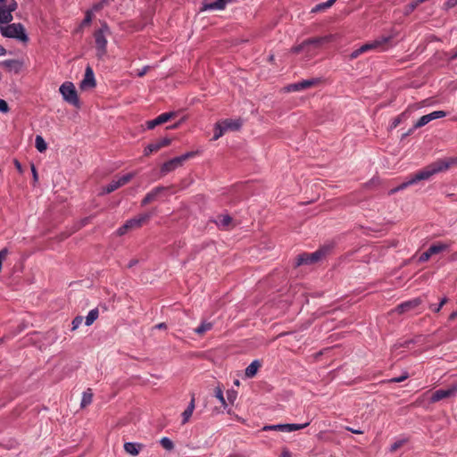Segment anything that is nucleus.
I'll return each mask as SVG.
<instances>
[{
  "label": "nucleus",
  "mask_w": 457,
  "mask_h": 457,
  "mask_svg": "<svg viewBox=\"0 0 457 457\" xmlns=\"http://www.w3.org/2000/svg\"><path fill=\"white\" fill-rule=\"evenodd\" d=\"M457 164L456 158L440 159L431 164L426 166L424 169L419 170L411 175L410 179L399 185L397 187L390 190V194H395L400 190L405 189L407 187L414 185L420 180L430 179L433 175L447 170L452 165Z\"/></svg>",
  "instance_id": "1"
},
{
  "label": "nucleus",
  "mask_w": 457,
  "mask_h": 457,
  "mask_svg": "<svg viewBox=\"0 0 457 457\" xmlns=\"http://www.w3.org/2000/svg\"><path fill=\"white\" fill-rule=\"evenodd\" d=\"M110 34V28L106 22H103L101 28L94 33L96 56L98 58H103L107 54V36Z\"/></svg>",
  "instance_id": "2"
},
{
  "label": "nucleus",
  "mask_w": 457,
  "mask_h": 457,
  "mask_svg": "<svg viewBox=\"0 0 457 457\" xmlns=\"http://www.w3.org/2000/svg\"><path fill=\"white\" fill-rule=\"evenodd\" d=\"M1 33L5 37L17 38L22 42L28 41L24 27L21 23H12L1 27Z\"/></svg>",
  "instance_id": "3"
},
{
  "label": "nucleus",
  "mask_w": 457,
  "mask_h": 457,
  "mask_svg": "<svg viewBox=\"0 0 457 457\" xmlns=\"http://www.w3.org/2000/svg\"><path fill=\"white\" fill-rule=\"evenodd\" d=\"M59 91H60L61 95L62 96L63 99L67 103H69L76 107L79 106V100L77 91H76V88H75V86L73 85V83L69 82V81L64 82L63 84L61 85Z\"/></svg>",
  "instance_id": "4"
},
{
  "label": "nucleus",
  "mask_w": 457,
  "mask_h": 457,
  "mask_svg": "<svg viewBox=\"0 0 457 457\" xmlns=\"http://www.w3.org/2000/svg\"><path fill=\"white\" fill-rule=\"evenodd\" d=\"M193 155H194V153H187L181 156L175 157V158L166 162L165 163H163V165L162 167V172L168 173V172L174 170L178 167L182 166V164L187 159L192 157Z\"/></svg>",
  "instance_id": "5"
},
{
  "label": "nucleus",
  "mask_w": 457,
  "mask_h": 457,
  "mask_svg": "<svg viewBox=\"0 0 457 457\" xmlns=\"http://www.w3.org/2000/svg\"><path fill=\"white\" fill-rule=\"evenodd\" d=\"M457 395V383L452 385L450 387L446 389H439L435 391L431 397V403H436L444 399H448L456 396Z\"/></svg>",
  "instance_id": "6"
},
{
  "label": "nucleus",
  "mask_w": 457,
  "mask_h": 457,
  "mask_svg": "<svg viewBox=\"0 0 457 457\" xmlns=\"http://www.w3.org/2000/svg\"><path fill=\"white\" fill-rule=\"evenodd\" d=\"M445 116H446V112H444V111H435V112H430L428 114L423 115L413 125V127L411 129V131H414L415 129H420V128L427 125L428 123H429L430 121H432L434 120H436V119H439V118H443V117H445Z\"/></svg>",
  "instance_id": "7"
},
{
  "label": "nucleus",
  "mask_w": 457,
  "mask_h": 457,
  "mask_svg": "<svg viewBox=\"0 0 457 457\" xmlns=\"http://www.w3.org/2000/svg\"><path fill=\"white\" fill-rule=\"evenodd\" d=\"M135 176V173H128L120 178L113 179L111 183H109L104 188V192L106 194L112 193L118 189L119 187L126 185Z\"/></svg>",
  "instance_id": "8"
},
{
  "label": "nucleus",
  "mask_w": 457,
  "mask_h": 457,
  "mask_svg": "<svg viewBox=\"0 0 457 457\" xmlns=\"http://www.w3.org/2000/svg\"><path fill=\"white\" fill-rule=\"evenodd\" d=\"M326 253L325 249H320L314 253H304L298 257L296 264L302 265V264H311L318 262L324 256Z\"/></svg>",
  "instance_id": "9"
},
{
  "label": "nucleus",
  "mask_w": 457,
  "mask_h": 457,
  "mask_svg": "<svg viewBox=\"0 0 457 457\" xmlns=\"http://www.w3.org/2000/svg\"><path fill=\"white\" fill-rule=\"evenodd\" d=\"M422 302L423 301H422V299L420 297H417V298L406 301V302L402 303L401 304H399L394 310V312H396L399 314L405 313V312H407L409 311H411V310L415 309L416 307H418L420 304L422 303Z\"/></svg>",
  "instance_id": "10"
},
{
  "label": "nucleus",
  "mask_w": 457,
  "mask_h": 457,
  "mask_svg": "<svg viewBox=\"0 0 457 457\" xmlns=\"http://www.w3.org/2000/svg\"><path fill=\"white\" fill-rule=\"evenodd\" d=\"M392 39L391 36L380 37L370 43H367L360 47V52H367L370 50L377 49L388 43Z\"/></svg>",
  "instance_id": "11"
},
{
  "label": "nucleus",
  "mask_w": 457,
  "mask_h": 457,
  "mask_svg": "<svg viewBox=\"0 0 457 457\" xmlns=\"http://www.w3.org/2000/svg\"><path fill=\"white\" fill-rule=\"evenodd\" d=\"M175 116H176V113L174 112L162 113L155 119L146 121V128L148 129H153L156 126L169 121L170 119H172Z\"/></svg>",
  "instance_id": "12"
},
{
  "label": "nucleus",
  "mask_w": 457,
  "mask_h": 457,
  "mask_svg": "<svg viewBox=\"0 0 457 457\" xmlns=\"http://www.w3.org/2000/svg\"><path fill=\"white\" fill-rule=\"evenodd\" d=\"M171 140L168 137H164L157 140L154 143L149 144L145 146L144 150V154L145 156L150 155L154 152L159 151L161 148L168 146L170 144Z\"/></svg>",
  "instance_id": "13"
},
{
  "label": "nucleus",
  "mask_w": 457,
  "mask_h": 457,
  "mask_svg": "<svg viewBox=\"0 0 457 457\" xmlns=\"http://www.w3.org/2000/svg\"><path fill=\"white\" fill-rule=\"evenodd\" d=\"M231 0H204L201 11L223 10Z\"/></svg>",
  "instance_id": "14"
},
{
  "label": "nucleus",
  "mask_w": 457,
  "mask_h": 457,
  "mask_svg": "<svg viewBox=\"0 0 457 457\" xmlns=\"http://www.w3.org/2000/svg\"><path fill=\"white\" fill-rule=\"evenodd\" d=\"M151 216V213L139 214L138 216L127 220V227H129L130 229L138 228L143 224L146 223L150 220Z\"/></svg>",
  "instance_id": "15"
},
{
  "label": "nucleus",
  "mask_w": 457,
  "mask_h": 457,
  "mask_svg": "<svg viewBox=\"0 0 457 457\" xmlns=\"http://www.w3.org/2000/svg\"><path fill=\"white\" fill-rule=\"evenodd\" d=\"M96 86V79L93 70L90 66H87L85 71L84 79L80 82L81 89L92 88Z\"/></svg>",
  "instance_id": "16"
},
{
  "label": "nucleus",
  "mask_w": 457,
  "mask_h": 457,
  "mask_svg": "<svg viewBox=\"0 0 457 457\" xmlns=\"http://www.w3.org/2000/svg\"><path fill=\"white\" fill-rule=\"evenodd\" d=\"M220 123L222 126L223 129H225V131L237 130L242 126V121L240 120L226 119V120L220 121Z\"/></svg>",
  "instance_id": "17"
},
{
  "label": "nucleus",
  "mask_w": 457,
  "mask_h": 457,
  "mask_svg": "<svg viewBox=\"0 0 457 457\" xmlns=\"http://www.w3.org/2000/svg\"><path fill=\"white\" fill-rule=\"evenodd\" d=\"M165 190L163 187H157L154 188L152 191L146 194L145 198L142 200V205H146L151 202L154 201L158 195Z\"/></svg>",
  "instance_id": "18"
},
{
  "label": "nucleus",
  "mask_w": 457,
  "mask_h": 457,
  "mask_svg": "<svg viewBox=\"0 0 457 457\" xmlns=\"http://www.w3.org/2000/svg\"><path fill=\"white\" fill-rule=\"evenodd\" d=\"M143 449V445L138 443L128 442L124 444V450L127 453L137 456Z\"/></svg>",
  "instance_id": "19"
},
{
  "label": "nucleus",
  "mask_w": 457,
  "mask_h": 457,
  "mask_svg": "<svg viewBox=\"0 0 457 457\" xmlns=\"http://www.w3.org/2000/svg\"><path fill=\"white\" fill-rule=\"evenodd\" d=\"M195 407V395H192L191 401L187 408L182 412V424H186L189 421L194 412Z\"/></svg>",
  "instance_id": "20"
},
{
  "label": "nucleus",
  "mask_w": 457,
  "mask_h": 457,
  "mask_svg": "<svg viewBox=\"0 0 457 457\" xmlns=\"http://www.w3.org/2000/svg\"><path fill=\"white\" fill-rule=\"evenodd\" d=\"M260 367H261V362L258 360H254L253 361H252L245 369V377L249 378H253L257 374Z\"/></svg>",
  "instance_id": "21"
},
{
  "label": "nucleus",
  "mask_w": 457,
  "mask_h": 457,
  "mask_svg": "<svg viewBox=\"0 0 457 457\" xmlns=\"http://www.w3.org/2000/svg\"><path fill=\"white\" fill-rule=\"evenodd\" d=\"M449 245L447 244H445V243H438V244H435V245H432L429 248H428V251H429V253L432 255L434 254H437L439 253H442L444 251H446L448 249Z\"/></svg>",
  "instance_id": "22"
},
{
  "label": "nucleus",
  "mask_w": 457,
  "mask_h": 457,
  "mask_svg": "<svg viewBox=\"0 0 457 457\" xmlns=\"http://www.w3.org/2000/svg\"><path fill=\"white\" fill-rule=\"evenodd\" d=\"M331 39H332V36H325V37H313V38L307 39V40H305V43H306V46H308V45L320 46L323 43L329 42Z\"/></svg>",
  "instance_id": "23"
},
{
  "label": "nucleus",
  "mask_w": 457,
  "mask_h": 457,
  "mask_svg": "<svg viewBox=\"0 0 457 457\" xmlns=\"http://www.w3.org/2000/svg\"><path fill=\"white\" fill-rule=\"evenodd\" d=\"M92 400H93V393H92V390L90 388H88L82 395L80 407L81 408L87 407V405H89L92 403Z\"/></svg>",
  "instance_id": "24"
},
{
  "label": "nucleus",
  "mask_w": 457,
  "mask_h": 457,
  "mask_svg": "<svg viewBox=\"0 0 457 457\" xmlns=\"http://www.w3.org/2000/svg\"><path fill=\"white\" fill-rule=\"evenodd\" d=\"M232 221V219L229 215H220L218 216L217 220H215L217 226L221 228H227Z\"/></svg>",
  "instance_id": "25"
},
{
  "label": "nucleus",
  "mask_w": 457,
  "mask_h": 457,
  "mask_svg": "<svg viewBox=\"0 0 457 457\" xmlns=\"http://www.w3.org/2000/svg\"><path fill=\"white\" fill-rule=\"evenodd\" d=\"M12 20V15L8 10L0 6V23H9Z\"/></svg>",
  "instance_id": "26"
},
{
  "label": "nucleus",
  "mask_w": 457,
  "mask_h": 457,
  "mask_svg": "<svg viewBox=\"0 0 457 457\" xmlns=\"http://www.w3.org/2000/svg\"><path fill=\"white\" fill-rule=\"evenodd\" d=\"M35 146L37 149V151L40 152V153L45 152L46 150V148H47V145H46V141L39 135L36 136Z\"/></svg>",
  "instance_id": "27"
},
{
  "label": "nucleus",
  "mask_w": 457,
  "mask_h": 457,
  "mask_svg": "<svg viewBox=\"0 0 457 457\" xmlns=\"http://www.w3.org/2000/svg\"><path fill=\"white\" fill-rule=\"evenodd\" d=\"M98 314L99 312L97 309L91 310L85 319V324L87 326L92 325L94 321L98 318Z\"/></svg>",
  "instance_id": "28"
},
{
  "label": "nucleus",
  "mask_w": 457,
  "mask_h": 457,
  "mask_svg": "<svg viewBox=\"0 0 457 457\" xmlns=\"http://www.w3.org/2000/svg\"><path fill=\"white\" fill-rule=\"evenodd\" d=\"M335 2L333 0H328L327 2L317 4L312 9V12H322L328 8H330Z\"/></svg>",
  "instance_id": "29"
},
{
  "label": "nucleus",
  "mask_w": 457,
  "mask_h": 457,
  "mask_svg": "<svg viewBox=\"0 0 457 457\" xmlns=\"http://www.w3.org/2000/svg\"><path fill=\"white\" fill-rule=\"evenodd\" d=\"M309 422L303 424H284V432H292L306 428Z\"/></svg>",
  "instance_id": "30"
},
{
  "label": "nucleus",
  "mask_w": 457,
  "mask_h": 457,
  "mask_svg": "<svg viewBox=\"0 0 457 457\" xmlns=\"http://www.w3.org/2000/svg\"><path fill=\"white\" fill-rule=\"evenodd\" d=\"M212 328V323L204 321L202 324L195 329V332L198 335H204L205 332Z\"/></svg>",
  "instance_id": "31"
},
{
  "label": "nucleus",
  "mask_w": 457,
  "mask_h": 457,
  "mask_svg": "<svg viewBox=\"0 0 457 457\" xmlns=\"http://www.w3.org/2000/svg\"><path fill=\"white\" fill-rule=\"evenodd\" d=\"M320 82V79H305V80H303L300 83V86H301V89L302 90H304L308 87H313L315 85H317L318 83Z\"/></svg>",
  "instance_id": "32"
},
{
  "label": "nucleus",
  "mask_w": 457,
  "mask_h": 457,
  "mask_svg": "<svg viewBox=\"0 0 457 457\" xmlns=\"http://www.w3.org/2000/svg\"><path fill=\"white\" fill-rule=\"evenodd\" d=\"M406 443H407V439H405V438H402V439L395 441V443H393L391 445L390 452L395 453L398 449H400L402 446H403Z\"/></svg>",
  "instance_id": "33"
},
{
  "label": "nucleus",
  "mask_w": 457,
  "mask_h": 457,
  "mask_svg": "<svg viewBox=\"0 0 457 457\" xmlns=\"http://www.w3.org/2000/svg\"><path fill=\"white\" fill-rule=\"evenodd\" d=\"M448 302L447 297H444L441 299L440 303L436 304H430L429 309L434 312H439L441 308Z\"/></svg>",
  "instance_id": "34"
},
{
  "label": "nucleus",
  "mask_w": 457,
  "mask_h": 457,
  "mask_svg": "<svg viewBox=\"0 0 457 457\" xmlns=\"http://www.w3.org/2000/svg\"><path fill=\"white\" fill-rule=\"evenodd\" d=\"M225 129H223L222 126L220 125V122H218L215 126V129H214V136H213V140H217L219 139L220 137L223 136V134L225 133Z\"/></svg>",
  "instance_id": "35"
},
{
  "label": "nucleus",
  "mask_w": 457,
  "mask_h": 457,
  "mask_svg": "<svg viewBox=\"0 0 457 457\" xmlns=\"http://www.w3.org/2000/svg\"><path fill=\"white\" fill-rule=\"evenodd\" d=\"M160 443H161V445L164 449L169 450V451L172 450L173 447H174V445H173L172 441L170 438H168V437H162L161 439Z\"/></svg>",
  "instance_id": "36"
},
{
  "label": "nucleus",
  "mask_w": 457,
  "mask_h": 457,
  "mask_svg": "<svg viewBox=\"0 0 457 457\" xmlns=\"http://www.w3.org/2000/svg\"><path fill=\"white\" fill-rule=\"evenodd\" d=\"M215 396L216 398L220 402L221 405L223 407H226L227 406V403H226V400L223 396V391L220 387H216L215 389Z\"/></svg>",
  "instance_id": "37"
},
{
  "label": "nucleus",
  "mask_w": 457,
  "mask_h": 457,
  "mask_svg": "<svg viewBox=\"0 0 457 457\" xmlns=\"http://www.w3.org/2000/svg\"><path fill=\"white\" fill-rule=\"evenodd\" d=\"M113 0H101L100 2L95 4L92 7L94 12H98L103 9L104 6L108 5Z\"/></svg>",
  "instance_id": "38"
},
{
  "label": "nucleus",
  "mask_w": 457,
  "mask_h": 457,
  "mask_svg": "<svg viewBox=\"0 0 457 457\" xmlns=\"http://www.w3.org/2000/svg\"><path fill=\"white\" fill-rule=\"evenodd\" d=\"M262 430H274V431H281L284 432V424H277V425H267L262 428Z\"/></svg>",
  "instance_id": "39"
},
{
  "label": "nucleus",
  "mask_w": 457,
  "mask_h": 457,
  "mask_svg": "<svg viewBox=\"0 0 457 457\" xmlns=\"http://www.w3.org/2000/svg\"><path fill=\"white\" fill-rule=\"evenodd\" d=\"M93 9L91 10H87L86 12V15H85V18L84 20L82 21V23L81 25L82 26H87V25H89L92 21V18H93Z\"/></svg>",
  "instance_id": "40"
},
{
  "label": "nucleus",
  "mask_w": 457,
  "mask_h": 457,
  "mask_svg": "<svg viewBox=\"0 0 457 457\" xmlns=\"http://www.w3.org/2000/svg\"><path fill=\"white\" fill-rule=\"evenodd\" d=\"M287 92L302 91L300 83L290 84L286 87Z\"/></svg>",
  "instance_id": "41"
},
{
  "label": "nucleus",
  "mask_w": 457,
  "mask_h": 457,
  "mask_svg": "<svg viewBox=\"0 0 457 457\" xmlns=\"http://www.w3.org/2000/svg\"><path fill=\"white\" fill-rule=\"evenodd\" d=\"M415 342H416L415 340L411 339V340H405L403 343L396 344L394 345V351H396L400 347H408L411 344H413Z\"/></svg>",
  "instance_id": "42"
},
{
  "label": "nucleus",
  "mask_w": 457,
  "mask_h": 457,
  "mask_svg": "<svg viewBox=\"0 0 457 457\" xmlns=\"http://www.w3.org/2000/svg\"><path fill=\"white\" fill-rule=\"evenodd\" d=\"M405 117V113H402L401 115L395 118L391 124V129H395L403 120V119Z\"/></svg>",
  "instance_id": "43"
},
{
  "label": "nucleus",
  "mask_w": 457,
  "mask_h": 457,
  "mask_svg": "<svg viewBox=\"0 0 457 457\" xmlns=\"http://www.w3.org/2000/svg\"><path fill=\"white\" fill-rule=\"evenodd\" d=\"M83 321V318L81 316H77L73 320H72V328L71 329L72 330H76L82 323Z\"/></svg>",
  "instance_id": "44"
},
{
  "label": "nucleus",
  "mask_w": 457,
  "mask_h": 457,
  "mask_svg": "<svg viewBox=\"0 0 457 457\" xmlns=\"http://www.w3.org/2000/svg\"><path fill=\"white\" fill-rule=\"evenodd\" d=\"M409 377V374L408 372H404L401 377H398V378H394L392 379H390V382H393V383H399V382H403L404 381L405 379H407Z\"/></svg>",
  "instance_id": "45"
},
{
  "label": "nucleus",
  "mask_w": 457,
  "mask_h": 457,
  "mask_svg": "<svg viewBox=\"0 0 457 457\" xmlns=\"http://www.w3.org/2000/svg\"><path fill=\"white\" fill-rule=\"evenodd\" d=\"M457 5V0H447L445 4H444V8L445 10H449L454 6Z\"/></svg>",
  "instance_id": "46"
},
{
  "label": "nucleus",
  "mask_w": 457,
  "mask_h": 457,
  "mask_svg": "<svg viewBox=\"0 0 457 457\" xmlns=\"http://www.w3.org/2000/svg\"><path fill=\"white\" fill-rule=\"evenodd\" d=\"M431 257V254L429 253V251L428 249L424 252L419 258V261L420 262H427L429 258Z\"/></svg>",
  "instance_id": "47"
},
{
  "label": "nucleus",
  "mask_w": 457,
  "mask_h": 457,
  "mask_svg": "<svg viewBox=\"0 0 457 457\" xmlns=\"http://www.w3.org/2000/svg\"><path fill=\"white\" fill-rule=\"evenodd\" d=\"M9 111L8 104L6 101L0 99V112H7Z\"/></svg>",
  "instance_id": "48"
},
{
  "label": "nucleus",
  "mask_w": 457,
  "mask_h": 457,
  "mask_svg": "<svg viewBox=\"0 0 457 457\" xmlns=\"http://www.w3.org/2000/svg\"><path fill=\"white\" fill-rule=\"evenodd\" d=\"M128 230H130L129 227H127V223H125L123 226H121L118 230L117 234L119 236H122L127 233Z\"/></svg>",
  "instance_id": "49"
},
{
  "label": "nucleus",
  "mask_w": 457,
  "mask_h": 457,
  "mask_svg": "<svg viewBox=\"0 0 457 457\" xmlns=\"http://www.w3.org/2000/svg\"><path fill=\"white\" fill-rule=\"evenodd\" d=\"M418 5H419V3L417 0L415 2L408 4L407 5V12H411L414 11Z\"/></svg>",
  "instance_id": "50"
},
{
  "label": "nucleus",
  "mask_w": 457,
  "mask_h": 457,
  "mask_svg": "<svg viewBox=\"0 0 457 457\" xmlns=\"http://www.w3.org/2000/svg\"><path fill=\"white\" fill-rule=\"evenodd\" d=\"M227 397H228V400L231 403L234 402V400L236 399L237 397V395H236V392L235 391H228L227 393Z\"/></svg>",
  "instance_id": "51"
},
{
  "label": "nucleus",
  "mask_w": 457,
  "mask_h": 457,
  "mask_svg": "<svg viewBox=\"0 0 457 457\" xmlns=\"http://www.w3.org/2000/svg\"><path fill=\"white\" fill-rule=\"evenodd\" d=\"M305 46H306V43H305V41H304V42H303L301 45H299V46H295V47L292 49V51H293L294 53H296V54H297V53L301 52L302 50H303V48H304Z\"/></svg>",
  "instance_id": "52"
},
{
  "label": "nucleus",
  "mask_w": 457,
  "mask_h": 457,
  "mask_svg": "<svg viewBox=\"0 0 457 457\" xmlns=\"http://www.w3.org/2000/svg\"><path fill=\"white\" fill-rule=\"evenodd\" d=\"M17 8V3L15 1H12V3L9 4V5L7 6V8H5L6 10H8L10 12V13L12 14V12L15 11Z\"/></svg>",
  "instance_id": "53"
},
{
  "label": "nucleus",
  "mask_w": 457,
  "mask_h": 457,
  "mask_svg": "<svg viewBox=\"0 0 457 457\" xmlns=\"http://www.w3.org/2000/svg\"><path fill=\"white\" fill-rule=\"evenodd\" d=\"M150 67L149 66H145L144 68H142L141 70H139L137 71V76L138 77H143L145 76V74L149 71Z\"/></svg>",
  "instance_id": "54"
},
{
  "label": "nucleus",
  "mask_w": 457,
  "mask_h": 457,
  "mask_svg": "<svg viewBox=\"0 0 457 457\" xmlns=\"http://www.w3.org/2000/svg\"><path fill=\"white\" fill-rule=\"evenodd\" d=\"M361 54H363V52H360V48H358V49L354 50L353 52H352V54H350V58L355 59L358 56H360Z\"/></svg>",
  "instance_id": "55"
},
{
  "label": "nucleus",
  "mask_w": 457,
  "mask_h": 457,
  "mask_svg": "<svg viewBox=\"0 0 457 457\" xmlns=\"http://www.w3.org/2000/svg\"><path fill=\"white\" fill-rule=\"evenodd\" d=\"M345 429H346V430H348V431H350V432H352V433H353V434L361 435V434H362V433H363V431H361V430H360V429H354V428H350V427H346V428H345Z\"/></svg>",
  "instance_id": "56"
},
{
  "label": "nucleus",
  "mask_w": 457,
  "mask_h": 457,
  "mask_svg": "<svg viewBox=\"0 0 457 457\" xmlns=\"http://www.w3.org/2000/svg\"><path fill=\"white\" fill-rule=\"evenodd\" d=\"M31 171L33 174L34 180L37 181V170H36L34 164L31 165Z\"/></svg>",
  "instance_id": "57"
},
{
  "label": "nucleus",
  "mask_w": 457,
  "mask_h": 457,
  "mask_svg": "<svg viewBox=\"0 0 457 457\" xmlns=\"http://www.w3.org/2000/svg\"><path fill=\"white\" fill-rule=\"evenodd\" d=\"M280 457H291V453L287 449H283Z\"/></svg>",
  "instance_id": "58"
},
{
  "label": "nucleus",
  "mask_w": 457,
  "mask_h": 457,
  "mask_svg": "<svg viewBox=\"0 0 457 457\" xmlns=\"http://www.w3.org/2000/svg\"><path fill=\"white\" fill-rule=\"evenodd\" d=\"M155 328L157 329H164L167 328L166 324L164 322H162V323H159L157 325H155L154 327Z\"/></svg>",
  "instance_id": "59"
},
{
  "label": "nucleus",
  "mask_w": 457,
  "mask_h": 457,
  "mask_svg": "<svg viewBox=\"0 0 457 457\" xmlns=\"http://www.w3.org/2000/svg\"><path fill=\"white\" fill-rule=\"evenodd\" d=\"M457 318V310L455 312H453L449 315V320H454Z\"/></svg>",
  "instance_id": "60"
},
{
  "label": "nucleus",
  "mask_w": 457,
  "mask_h": 457,
  "mask_svg": "<svg viewBox=\"0 0 457 457\" xmlns=\"http://www.w3.org/2000/svg\"><path fill=\"white\" fill-rule=\"evenodd\" d=\"M14 165H15L16 169H17L20 172H21V171H22V170H21V163H20V162H19V161L14 160Z\"/></svg>",
  "instance_id": "61"
},
{
  "label": "nucleus",
  "mask_w": 457,
  "mask_h": 457,
  "mask_svg": "<svg viewBox=\"0 0 457 457\" xmlns=\"http://www.w3.org/2000/svg\"><path fill=\"white\" fill-rule=\"evenodd\" d=\"M5 53H6V50L3 46H0V55H4Z\"/></svg>",
  "instance_id": "62"
},
{
  "label": "nucleus",
  "mask_w": 457,
  "mask_h": 457,
  "mask_svg": "<svg viewBox=\"0 0 457 457\" xmlns=\"http://www.w3.org/2000/svg\"><path fill=\"white\" fill-rule=\"evenodd\" d=\"M457 58V50H455L453 53V55L451 57V59H456Z\"/></svg>",
  "instance_id": "63"
},
{
  "label": "nucleus",
  "mask_w": 457,
  "mask_h": 457,
  "mask_svg": "<svg viewBox=\"0 0 457 457\" xmlns=\"http://www.w3.org/2000/svg\"><path fill=\"white\" fill-rule=\"evenodd\" d=\"M178 126H179V124H175L173 126L167 127V129H176V128H178Z\"/></svg>",
  "instance_id": "64"
}]
</instances>
